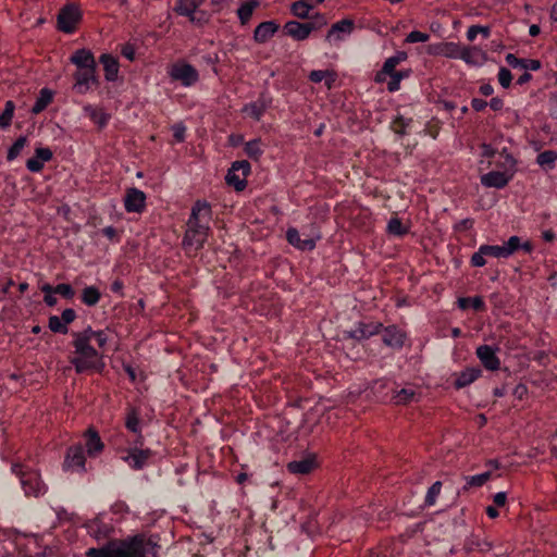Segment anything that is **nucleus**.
I'll list each match as a JSON object with an SVG mask.
<instances>
[{
  "label": "nucleus",
  "mask_w": 557,
  "mask_h": 557,
  "mask_svg": "<svg viewBox=\"0 0 557 557\" xmlns=\"http://www.w3.org/2000/svg\"><path fill=\"white\" fill-rule=\"evenodd\" d=\"M88 557H147L146 543L140 536H134L119 545H107L101 548H89Z\"/></svg>",
  "instance_id": "7ed1b4c3"
},
{
  "label": "nucleus",
  "mask_w": 557,
  "mask_h": 557,
  "mask_svg": "<svg viewBox=\"0 0 557 557\" xmlns=\"http://www.w3.org/2000/svg\"><path fill=\"white\" fill-rule=\"evenodd\" d=\"M461 46L456 42H442L436 46L435 51L437 54H441L450 59H458L460 53Z\"/></svg>",
  "instance_id": "c9c22d12"
},
{
  "label": "nucleus",
  "mask_w": 557,
  "mask_h": 557,
  "mask_svg": "<svg viewBox=\"0 0 557 557\" xmlns=\"http://www.w3.org/2000/svg\"><path fill=\"white\" fill-rule=\"evenodd\" d=\"M76 319V312L72 308L64 309L61 314V320L67 326Z\"/></svg>",
  "instance_id": "69168bd1"
},
{
  "label": "nucleus",
  "mask_w": 557,
  "mask_h": 557,
  "mask_svg": "<svg viewBox=\"0 0 557 557\" xmlns=\"http://www.w3.org/2000/svg\"><path fill=\"white\" fill-rule=\"evenodd\" d=\"M409 227L405 226L399 218H392L387 223V233L394 236L408 234Z\"/></svg>",
  "instance_id": "de8ad7c7"
},
{
  "label": "nucleus",
  "mask_w": 557,
  "mask_h": 557,
  "mask_svg": "<svg viewBox=\"0 0 557 557\" xmlns=\"http://www.w3.org/2000/svg\"><path fill=\"white\" fill-rule=\"evenodd\" d=\"M507 64L513 69L523 70L524 59L516 57L513 53H508L505 58Z\"/></svg>",
  "instance_id": "0e129e2a"
},
{
  "label": "nucleus",
  "mask_w": 557,
  "mask_h": 557,
  "mask_svg": "<svg viewBox=\"0 0 557 557\" xmlns=\"http://www.w3.org/2000/svg\"><path fill=\"white\" fill-rule=\"evenodd\" d=\"M175 11L180 15L191 16L198 14V3L196 0H180L176 4Z\"/></svg>",
  "instance_id": "58836bf2"
},
{
  "label": "nucleus",
  "mask_w": 557,
  "mask_h": 557,
  "mask_svg": "<svg viewBox=\"0 0 557 557\" xmlns=\"http://www.w3.org/2000/svg\"><path fill=\"white\" fill-rule=\"evenodd\" d=\"M469 65H482L486 61V53L478 47L461 46L459 58Z\"/></svg>",
  "instance_id": "412c9836"
},
{
  "label": "nucleus",
  "mask_w": 557,
  "mask_h": 557,
  "mask_svg": "<svg viewBox=\"0 0 557 557\" xmlns=\"http://www.w3.org/2000/svg\"><path fill=\"white\" fill-rule=\"evenodd\" d=\"M498 82L503 88H508L511 84V72L506 67H500L498 72Z\"/></svg>",
  "instance_id": "052dcab7"
},
{
  "label": "nucleus",
  "mask_w": 557,
  "mask_h": 557,
  "mask_svg": "<svg viewBox=\"0 0 557 557\" xmlns=\"http://www.w3.org/2000/svg\"><path fill=\"white\" fill-rule=\"evenodd\" d=\"M52 151L49 148H37L35 156L26 161V168L33 173L40 172L44 169L45 162L52 159Z\"/></svg>",
  "instance_id": "6ab92c4d"
},
{
  "label": "nucleus",
  "mask_w": 557,
  "mask_h": 557,
  "mask_svg": "<svg viewBox=\"0 0 557 557\" xmlns=\"http://www.w3.org/2000/svg\"><path fill=\"white\" fill-rule=\"evenodd\" d=\"M15 104L12 100H8L4 110L0 114V128H7L11 125L14 115Z\"/></svg>",
  "instance_id": "8fccbe9b"
},
{
  "label": "nucleus",
  "mask_w": 557,
  "mask_h": 557,
  "mask_svg": "<svg viewBox=\"0 0 557 557\" xmlns=\"http://www.w3.org/2000/svg\"><path fill=\"white\" fill-rule=\"evenodd\" d=\"M396 383L391 382L385 379L376 380L372 385V392L379 397L382 401H389L391 397V388L395 387Z\"/></svg>",
  "instance_id": "7c9ffc66"
},
{
  "label": "nucleus",
  "mask_w": 557,
  "mask_h": 557,
  "mask_svg": "<svg viewBox=\"0 0 557 557\" xmlns=\"http://www.w3.org/2000/svg\"><path fill=\"white\" fill-rule=\"evenodd\" d=\"M110 521L111 519H108L106 513H100L94 519L87 520L84 523V528L90 536L102 541L110 539L114 532V528Z\"/></svg>",
  "instance_id": "6e6552de"
},
{
  "label": "nucleus",
  "mask_w": 557,
  "mask_h": 557,
  "mask_svg": "<svg viewBox=\"0 0 557 557\" xmlns=\"http://www.w3.org/2000/svg\"><path fill=\"white\" fill-rule=\"evenodd\" d=\"M317 467L314 457L308 456L300 460H294L287 465V469L290 473L295 474H309Z\"/></svg>",
  "instance_id": "bb28decb"
},
{
  "label": "nucleus",
  "mask_w": 557,
  "mask_h": 557,
  "mask_svg": "<svg viewBox=\"0 0 557 557\" xmlns=\"http://www.w3.org/2000/svg\"><path fill=\"white\" fill-rule=\"evenodd\" d=\"M84 438L86 453L89 457L95 458L104 450V443L101 440V436L95 426H89L85 431Z\"/></svg>",
  "instance_id": "a211bd4d"
},
{
  "label": "nucleus",
  "mask_w": 557,
  "mask_h": 557,
  "mask_svg": "<svg viewBox=\"0 0 557 557\" xmlns=\"http://www.w3.org/2000/svg\"><path fill=\"white\" fill-rule=\"evenodd\" d=\"M48 326L50 331L53 333L63 335L69 333V326H66L65 323H63L61 318H59L58 315L49 317Z\"/></svg>",
  "instance_id": "3c124183"
},
{
  "label": "nucleus",
  "mask_w": 557,
  "mask_h": 557,
  "mask_svg": "<svg viewBox=\"0 0 557 557\" xmlns=\"http://www.w3.org/2000/svg\"><path fill=\"white\" fill-rule=\"evenodd\" d=\"M100 63L103 65L106 79L109 82H114L119 74V62L116 58L104 53L100 57Z\"/></svg>",
  "instance_id": "cd10ccee"
},
{
  "label": "nucleus",
  "mask_w": 557,
  "mask_h": 557,
  "mask_svg": "<svg viewBox=\"0 0 557 557\" xmlns=\"http://www.w3.org/2000/svg\"><path fill=\"white\" fill-rule=\"evenodd\" d=\"M73 77L75 81L73 90L79 95H85L99 85L96 69H76Z\"/></svg>",
  "instance_id": "1a4fd4ad"
},
{
  "label": "nucleus",
  "mask_w": 557,
  "mask_h": 557,
  "mask_svg": "<svg viewBox=\"0 0 557 557\" xmlns=\"http://www.w3.org/2000/svg\"><path fill=\"white\" fill-rule=\"evenodd\" d=\"M286 238H287V242L292 246H294L300 250H309L310 251V250H313L317 245L315 238H312L309 236H307L306 238H301L299 232L294 227H290L287 230Z\"/></svg>",
  "instance_id": "aec40b11"
},
{
  "label": "nucleus",
  "mask_w": 557,
  "mask_h": 557,
  "mask_svg": "<svg viewBox=\"0 0 557 557\" xmlns=\"http://www.w3.org/2000/svg\"><path fill=\"white\" fill-rule=\"evenodd\" d=\"M226 183L231 186H233L237 191H242L246 188L247 181L246 177L242 176V174H238L235 170L232 168L230 169L226 177Z\"/></svg>",
  "instance_id": "79ce46f5"
},
{
  "label": "nucleus",
  "mask_w": 557,
  "mask_h": 557,
  "mask_svg": "<svg viewBox=\"0 0 557 557\" xmlns=\"http://www.w3.org/2000/svg\"><path fill=\"white\" fill-rule=\"evenodd\" d=\"M430 36L426 33H422L419 30L410 32L406 37V42L416 44V42H426Z\"/></svg>",
  "instance_id": "bf43d9fd"
},
{
  "label": "nucleus",
  "mask_w": 557,
  "mask_h": 557,
  "mask_svg": "<svg viewBox=\"0 0 557 557\" xmlns=\"http://www.w3.org/2000/svg\"><path fill=\"white\" fill-rule=\"evenodd\" d=\"M101 293L99 289L95 286H87L83 289L81 299L82 302L85 304L88 307H94L98 304L100 300Z\"/></svg>",
  "instance_id": "4c0bfd02"
},
{
  "label": "nucleus",
  "mask_w": 557,
  "mask_h": 557,
  "mask_svg": "<svg viewBox=\"0 0 557 557\" xmlns=\"http://www.w3.org/2000/svg\"><path fill=\"white\" fill-rule=\"evenodd\" d=\"M245 153L252 160H259L263 153L261 139H252L245 145Z\"/></svg>",
  "instance_id": "37998d69"
},
{
  "label": "nucleus",
  "mask_w": 557,
  "mask_h": 557,
  "mask_svg": "<svg viewBox=\"0 0 557 557\" xmlns=\"http://www.w3.org/2000/svg\"><path fill=\"white\" fill-rule=\"evenodd\" d=\"M421 399V393L413 386L407 385L400 389H397V385L391 388L389 401L395 405L406 406L411 403H419Z\"/></svg>",
  "instance_id": "f8f14e48"
},
{
  "label": "nucleus",
  "mask_w": 557,
  "mask_h": 557,
  "mask_svg": "<svg viewBox=\"0 0 557 557\" xmlns=\"http://www.w3.org/2000/svg\"><path fill=\"white\" fill-rule=\"evenodd\" d=\"M70 60L77 69H97L95 57L92 52L87 49L76 50Z\"/></svg>",
  "instance_id": "393cba45"
},
{
  "label": "nucleus",
  "mask_w": 557,
  "mask_h": 557,
  "mask_svg": "<svg viewBox=\"0 0 557 557\" xmlns=\"http://www.w3.org/2000/svg\"><path fill=\"white\" fill-rule=\"evenodd\" d=\"M82 21V11L75 3H66L57 15V28L65 34H73Z\"/></svg>",
  "instance_id": "423d86ee"
},
{
  "label": "nucleus",
  "mask_w": 557,
  "mask_h": 557,
  "mask_svg": "<svg viewBox=\"0 0 557 557\" xmlns=\"http://www.w3.org/2000/svg\"><path fill=\"white\" fill-rule=\"evenodd\" d=\"M28 139L26 136H20L9 148L7 160L13 161L14 159H16L21 154L22 150L26 147Z\"/></svg>",
  "instance_id": "49530a36"
},
{
  "label": "nucleus",
  "mask_w": 557,
  "mask_h": 557,
  "mask_svg": "<svg viewBox=\"0 0 557 557\" xmlns=\"http://www.w3.org/2000/svg\"><path fill=\"white\" fill-rule=\"evenodd\" d=\"M212 216L211 206L205 200H197L191 208L183 245L188 251H197L203 247L209 234V222Z\"/></svg>",
  "instance_id": "f03ea898"
},
{
  "label": "nucleus",
  "mask_w": 557,
  "mask_h": 557,
  "mask_svg": "<svg viewBox=\"0 0 557 557\" xmlns=\"http://www.w3.org/2000/svg\"><path fill=\"white\" fill-rule=\"evenodd\" d=\"M71 335L74 356L70 358V362L75 372L101 373L104 369L103 350L109 341L108 332L87 326L83 331L72 332Z\"/></svg>",
  "instance_id": "f257e3e1"
},
{
  "label": "nucleus",
  "mask_w": 557,
  "mask_h": 557,
  "mask_svg": "<svg viewBox=\"0 0 557 557\" xmlns=\"http://www.w3.org/2000/svg\"><path fill=\"white\" fill-rule=\"evenodd\" d=\"M125 428L131 433L143 431L141 410L135 406H128L125 413Z\"/></svg>",
  "instance_id": "b1692460"
},
{
  "label": "nucleus",
  "mask_w": 557,
  "mask_h": 557,
  "mask_svg": "<svg viewBox=\"0 0 557 557\" xmlns=\"http://www.w3.org/2000/svg\"><path fill=\"white\" fill-rule=\"evenodd\" d=\"M542 66V63L540 60L536 59H524L523 70L525 72L529 71H537Z\"/></svg>",
  "instance_id": "338daca9"
},
{
  "label": "nucleus",
  "mask_w": 557,
  "mask_h": 557,
  "mask_svg": "<svg viewBox=\"0 0 557 557\" xmlns=\"http://www.w3.org/2000/svg\"><path fill=\"white\" fill-rule=\"evenodd\" d=\"M471 548H474L479 552H488L492 549L493 545L490 541L485 539H479L478 536H473L470 541Z\"/></svg>",
  "instance_id": "13d9d810"
},
{
  "label": "nucleus",
  "mask_w": 557,
  "mask_h": 557,
  "mask_svg": "<svg viewBox=\"0 0 557 557\" xmlns=\"http://www.w3.org/2000/svg\"><path fill=\"white\" fill-rule=\"evenodd\" d=\"M308 29L302 23L297 21H288L284 25L285 34L298 41L306 40L309 37Z\"/></svg>",
  "instance_id": "c85d7f7f"
},
{
  "label": "nucleus",
  "mask_w": 557,
  "mask_h": 557,
  "mask_svg": "<svg viewBox=\"0 0 557 557\" xmlns=\"http://www.w3.org/2000/svg\"><path fill=\"white\" fill-rule=\"evenodd\" d=\"M355 23L350 18H344L334 23L329 29L325 40L330 44L339 42L354 30Z\"/></svg>",
  "instance_id": "dca6fc26"
},
{
  "label": "nucleus",
  "mask_w": 557,
  "mask_h": 557,
  "mask_svg": "<svg viewBox=\"0 0 557 557\" xmlns=\"http://www.w3.org/2000/svg\"><path fill=\"white\" fill-rule=\"evenodd\" d=\"M260 5V2L259 0H246L245 2H243L240 4V7L238 8L237 10V15H238V18L242 23V25H246L252 14H253V11Z\"/></svg>",
  "instance_id": "473e14b6"
},
{
  "label": "nucleus",
  "mask_w": 557,
  "mask_h": 557,
  "mask_svg": "<svg viewBox=\"0 0 557 557\" xmlns=\"http://www.w3.org/2000/svg\"><path fill=\"white\" fill-rule=\"evenodd\" d=\"M39 288H40L41 293H44V302L48 307H54L58 304V298H57V294H54V292L52 289V285H50L49 283H45V284L40 285Z\"/></svg>",
  "instance_id": "603ef678"
},
{
  "label": "nucleus",
  "mask_w": 557,
  "mask_h": 557,
  "mask_svg": "<svg viewBox=\"0 0 557 557\" xmlns=\"http://www.w3.org/2000/svg\"><path fill=\"white\" fill-rule=\"evenodd\" d=\"M497 351L498 348L490 345H480L475 350V355L486 370L496 371L500 368V359L497 356Z\"/></svg>",
  "instance_id": "2eb2a0df"
},
{
  "label": "nucleus",
  "mask_w": 557,
  "mask_h": 557,
  "mask_svg": "<svg viewBox=\"0 0 557 557\" xmlns=\"http://www.w3.org/2000/svg\"><path fill=\"white\" fill-rule=\"evenodd\" d=\"M556 160L557 152L554 150H545L539 153L536 158L537 164L545 170H552L555 166Z\"/></svg>",
  "instance_id": "ea45409f"
},
{
  "label": "nucleus",
  "mask_w": 557,
  "mask_h": 557,
  "mask_svg": "<svg viewBox=\"0 0 557 557\" xmlns=\"http://www.w3.org/2000/svg\"><path fill=\"white\" fill-rule=\"evenodd\" d=\"M442 482H434L428 490L425 498H424V507H432L436 504V499L442 491Z\"/></svg>",
  "instance_id": "09e8293b"
},
{
  "label": "nucleus",
  "mask_w": 557,
  "mask_h": 557,
  "mask_svg": "<svg viewBox=\"0 0 557 557\" xmlns=\"http://www.w3.org/2000/svg\"><path fill=\"white\" fill-rule=\"evenodd\" d=\"M83 110L85 114L100 128H103L110 120V114L104 112L102 109L92 107L91 104H86Z\"/></svg>",
  "instance_id": "c756f323"
},
{
  "label": "nucleus",
  "mask_w": 557,
  "mask_h": 557,
  "mask_svg": "<svg viewBox=\"0 0 557 557\" xmlns=\"http://www.w3.org/2000/svg\"><path fill=\"white\" fill-rule=\"evenodd\" d=\"M407 76H408V72H406V71H398V72L389 75L391 79L387 83V90L389 92L397 91L400 87L401 79H404Z\"/></svg>",
  "instance_id": "5fc2aeb1"
},
{
  "label": "nucleus",
  "mask_w": 557,
  "mask_h": 557,
  "mask_svg": "<svg viewBox=\"0 0 557 557\" xmlns=\"http://www.w3.org/2000/svg\"><path fill=\"white\" fill-rule=\"evenodd\" d=\"M232 169L235 170L236 172H240L243 177L244 176L247 177L250 173L251 166L248 161L242 160V161H235L232 164Z\"/></svg>",
  "instance_id": "680f3d73"
},
{
  "label": "nucleus",
  "mask_w": 557,
  "mask_h": 557,
  "mask_svg": "<svg viewBox=\"0 0 557 557\" xmlns=\"http://www.w3.org/2000/svg\"><path fill=\"white\" fill-rule=\"evenodd\" d=\"M52 289L57 296H61L64 299H72L75 295L73 287L69 284H59L57 286H52Z\"/></svg>",
  "instance_id": "4d7b16f0"
},
{
  "label": "nucleus",
  "mask_w": 557,
  "mask_h": 557,
  "mask_svg": "<svg viewBox=\"0 0 557 557\" xmlns=\"http://www.w3.org/2000/svg\"><path fill=\"white\" fill-rule=\"evenodd\" d=\"M492 476L491 471H485L480 474L470 475L466 478L467 485L471 487H480L483 486Z\"/></svg>",
  "instance_id": "864d4df0"
},
{
  "label": "nucleus",
  "mask_w": 557,
  "mask_h": 557,
  "mask_svg": "<svg viewBox=\"0 0 557 557\" xmlns=\"http://www.w3.org/2000/svg\"><path fill=\"white\" fill-rule=\"evenodd\" d=\"M457 302L461 310H468L472 308L479 312L485 309V304L481 297H461Z\"/></svg>",
  "instance_id": "e433bc0d"
},
{
  "label": "nucleus",
  "mask_w": 557,
  "mask_h": 557,
  "mask_svg": "<svg viewBox=\"0 0 557 557\" xmlns=\"http://www.w3.org/2000/svg\"><path fill=\"white\" fill-rule=\"evenodd\" d=\"M511 175L505 172L491 171L481 176V184L485 187L504 188L511 180Z\"/></svg>",
  "instance_id": "5701e85b"
},
{
  "label": "nucleus",
  "mask_w": 557,
  "mask_h": 557,
  "mask_svg": "<svg viewBox=\"0 0 557 557\" xmlns=\"http://www.w3.org/2000/svg\"><path fill=\"white\" fill-rule=\"evenodd\" d=\"M482 375V370L479 367L466 368L457 374L454 386L457 389L465 388L476 381Z\"/></svg>",
  "instance_id": "a878e982"
},
{
  "label": "nucleus",
  "mask_w": 557,
  "mask_h": 557,
  "mask_svg": "<svg viewBox=\"0 0 557 557\" xmlns=\"http://www.w3.org/2000/svg\"><path fill=\"white\" fill-rule=\"evenodd\" d=\"M410 119H406L403 115H397L395 120L392 122V129L396 134L404 136L406 134V128L410 124Z\"/></svg>",
  "instance_id": "6e6d98bb"
},
{
  "label": "nucleus",
  "mask_w": 557,
  "mask_h": 557,
  "mask_svg": "<svg viewBox=\"0 0 557 557\" xmlns=\"http://www.w3.org/2000/svg\"><path fill=\"white\" fill-rule=\"evenodd\" d=\"M124 208L127 212L141 213L146 208V195L138 188H128L124 198Z\"/></svg>",
  "instance_id": "f3484780"
},
{
  "label": "nucleus",
  "mask_w": 557,
  "mask_h": 557,
  "mask_svg": "<svg viewBox=\"0 0 557 557\" xmlns=\"http://www.w3.org/2000/svg\"><path fill=\"white\" fill-rule=\"evenodd\" d=\"M383 324L381 322H364L361 321L355 325L354 329L346 332L349 338L362 341L370 338L373 335L381 333Z\"/></svg>",
  "instance_id": "4468645a"
},
{
  "label": "nucleus",
  "mask_w": 557,
  "mask_h": 557,
  "mask_svg": "<svg viewBox=\"0 0 557 557\" xmlns=\"http://www.w3.org/2000/svg\"><path fill=\"white\" fill-rule=\"evenodd\" d=\"M407 53L404 51L397 52L395 55L387 58L382 66L384 73L388 76L396 73L395 67L404 60H406Z\"/></svg>",
  "instance_id": "a19ab883"
},
{
  "label": "nucleus",
  "mask_w": 557,
  "mask_h": 557,
  "mask_svg": "<svg viewBox=\"0 0 557 557\" xmlns=\"http://www.w3.org/2000/svg\"><path fill=\"white\" fill-rule=\"evenodd\" d=\"M265 104L263 102H251L244 107L243 112L247 113L255 121H260L265 112Z\"/></svg>",
  "instance_id": "a18cd8bd"
},
{
  "label": "nucleus",
  "mask_w": 557,
  "mask_h": 557,
  "mask_svg": "<svg viewBox=\"0 0 557 557\" xmlns=\"http://www.w3.org/2000/svg\"><path fill=\"white\" fill-rule=\"evenodd\" d=\"M86 457L82 445H73L66 449L63 461L64 471L85 472Z\"/></svg>",
  "instance_id": "9d476101"
},
{
  "label": "nucleus",
  "mask_w": 557,
  "mask_h": 557,
  "mask_svg": "<svg viewBox=\"0 0 557 557\" xmlns=\"http://www.w3.org/2000/svg\"><path fill=\"white\" fill-rule=\"evenodd\" d=\"M135 435L134 440L131 442L129 447H120L119 449H143L145 443V437L143 435V431L138 433H133Z\"/></svg>",
  "instance_id": "e2e57ef3"
},
{
  "label": "nucleus",
  "mask_w": 557,
  "mask_h": 557,
  "mask_svg": "<svg viewBox=\"0 0 557 557\" xmlns=\"http://www.w3.org/2000/svg\"><path fill=\"white\" fill-rule=\"evenodd\" d=\"M313 9V5L308 2V0H298L292 3L290 12L294 16L306 20L309 18L310 11Z\"/></svg>",
  "instance_id": "f704fd0d"
},
{
  "label": "nucleus",
  "mask_w": 557,
  "mask_h": 557,
  "mask_svg": "<svg viewBox=\"0 0 557 557\" xmlns=\"http://www.w3.org/2000/svg\"><path fill=\"white\" fill-rule=\"evenodd\" d=\"M53 100V92L48 88H42L39 91V96L37 97L33 108V114H39L42 112Z\"/></svg>",
  "instance_id": "72a5a7b5"
},
{
  "label": "nucleus",
  "mask_w": 557,
  "mask_h": 557,
  "mask_svg": "<svg viewBox=\"0 0 557 557\" xmlns=\"http://www.w3.org/2000/svg\"><path fill=\"white\" fill-rule=\"evenodd\" d=\"M11 471L13 474L18 476L21 486L26 496L38 497L46 493L47 486L37 471H25L23 465L18 462L12 463Z\"/></svg>",
  "instance_id": "39448f33"
},
{
  "label": "nucleus",
  "mask_w": 557,
  "mask_h": 557,
  "mask_svg": "<svg viewBox=\"0 0 557 557\" xmlns=\"http://www.w3.org/2000/svg\"><path fill=\"white\" fill-rule=\"evenodd\" d=\"M309 18H310V21L302 23L306 28H309L308 29L309 36L312 32L321 29L322 27L327 25V20L325 17V15L322 13L317 12L314 15L310 16Z\"/></svg>",
  "instance_id": "c03bdc74"
},
{
  "label": "nucleus",
  "mask_w": 557,
  "mask_h": 557,
  "mask_svg": "<svg viewBox=\"0 0 557 557\" xmlns=\"http://www.w3.org/2000/svg\"><path fill=\"white\" fill-rule=\"evenodd\" d=\"M185 126L183 124H175L173 126V136L176 141L182 143L185 139Z\"/></svg>",
  "instance_id": "774afa93"
},
{
  "label": "nucleus",
  "mask_w": 557,
  "mask_h": 557,
  "mask_svg": "<svg viewBox=\"0 0 557 557\" xmlns=\"http://www.w3.org/2000/svg\"><path fill=\"white\" fill-rule=\"evenodd\" d=\"M520 247L527 251L531 250L530 243L521 245L520 237L511 236L503 245H482L479 250L471 257V264L473 267H483L486 263V258H508L515 253Z\"/></svg>",
  "instance_id": "20e7f679"
},
{
  "label": "nucleus",
  "mask_w": 557,
  "mask_h": 557,
  "mask_svg": "<svg viewBox=\"0 0 557 557\" xmlns=\"http://www.w3.org/2000/svg\"><path fill=\"white\" fill-rule=\"evenodd\" d=\"M280 25L274 21L260 23L253 32V40L258 44H264L272 38L278 30Z\"/></svg>",
  "instance_id": "4be33fe9"
},
{
  "label": "nucleus",
  "mask_w": 557,
  "mask_h": 557,
  "mask_svg": "<svg viewBox=\"0 0 557 557\" xmlns=\"http://www.w3.org/2000/svg\"><path fill=\"white\" fill-rule=\"evenodd\" d=\"M121 455V459L126 462L133 470H141L147 465L152 453L146 449H116Z\"/></svg>",
  "instance_id": "9b49d317"
},
{
  "label": "nucleus",
  "mask_w": 557,
  "mask_h": 557,
  "mask_svg": "<svg viewBox=\"0 0 557 557\" xmlns=\"http://www.w3.org/2000/svg\"><path fill=\"white\" fill-rule=\"evenodd\" d=\"M336 73L331 70H314L311 71L309 74V81L312 83H321L322 81L325 82V86L331 89L333 84L336 81Z\"/></svg>",
  "instance_id": "2f4dec72"
},
{
  "label": "nucleus",
  "mask_w": 557,
  "mask_h": 557,
  "mask_svg": "<svg viewBox=\"0 0 557 557\" xmlns=\"http://www.w3.org/2000/svg\"><path fill=\"white\" fill-rule=\"evenodd\" d=\"M382 341L385 346L399 350L404 347L407 334L399 326L392 324L382 329Z\"/></svg>",
  "instance_id": "ddd939ff"
},
{
  "label": "nucleus",
  "mask_w": 557,
  "mask_h": 557,
  "mask_svg": "<svg viewBox=\"0 0 557 557\" xmlns=\"http://www.w3.org/2000/svg\"><path fill=\"white\" fill-rule=\"evenodd\" d=\"M168 74L172 81L180 82L184 87H190L199 79L198 71L191 64L184 61L170 65Z\"/></svg>",
  "instance_id": "0eeeda50"
}]
</instances>
